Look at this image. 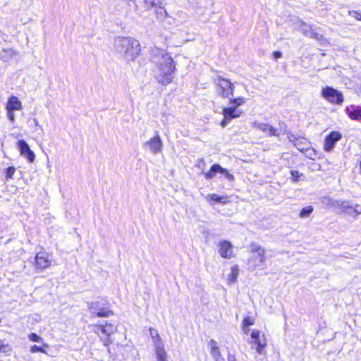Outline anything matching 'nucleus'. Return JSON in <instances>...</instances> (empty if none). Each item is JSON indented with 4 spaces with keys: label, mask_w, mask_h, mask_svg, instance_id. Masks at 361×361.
<instances>
[{
    "label": "nucleus",
    "mask_w": 361,
    "mask_h": 361,
    "mask_svg": "<svg viewBox=\"0 0 361 361\" xmlns=\"http://www.w3.org/2000/svg\"><path fill=\"white\" fill-rule=\"evenodd\" d=\"M150 60L155 66L154 72L158 82L162 85L171 82L176 70L172 57L164 50L154 47L150 51Z\"/></svg>",
    "instance_id": "obj_1"
},
{
    "label": "nucleus",
    "mask_w": 361,
    "mask_h": 361,
    "mask_svg": "<svg viewBox=\"0 0 361 361\" xmlns=\"http://www.w3.org/2000/svg\"><path fill=\"white\" fill-rule=\"evenodd\" d=\"M114 50L127 62L134 61L140 54L139 41L130 37H118L114 40Z\"/></svg>",
    "instance_id": "obj_2"
},
{
    "label": "nucleus",
    "mask_w": 361,
    "mask_h": 361,
    "mask_svg": "<svg viewBox=\"0 0 361 361\" xmlns=\"http://www.w3.org/2000/svg\"><path fill=\"white\" fill-rule=\"evenodd\" d=\"M251 256L248 259L249 269L255 270L262 266L266 261L265 250L258 243H252L250 245Z\"/></svg>",
    "instance_id": "obj_3"
},
{
    "label": "nucleus",
    "mask_w": 361,
    "mask_h": 361,
    "mask_svg": "<svg viewBox=\"0 0 361 361\" xmlns=\"http://www.w3.org/2000/svg\"><path fill=\"white\" fill-rule=\"evenodd\" d=\"M252 127L264 133L267 136H279L281 134H285L287 126L283 122L279 123V128H274L267 123L254 121Z\"/></svg>",
    "instance_id": "obj_4"
},
{
    "label": "nucleus",
    "mask_w": 361,
    "mask_h": 361,
    "mask_svg": "<svg viewBox=\"0 0 361 361\" xmlns=\"http://www.w3.org/2000/svg\"><path fill=\"white\" fill-rule=\"evenodd\" d=\"M87 307L91 314L99 317H109L114 314L113 311L99 301L88 302Z\"/></svg>",
    "instance_id": "obj_5"
},
{
    "label": "nucleus",
    "mask_w": 361,
    "mask_h": 361,
    "mask_svg": "<svg viewBox=\"0 0 361 361\" xmlns=\"http://www.w3.org/2000/svg\"><path fill=\"white\" fill-rule=\"evenodd\" d=\"M243 114V111L236 106L230 105L228 107L224 108L222 114L224 119L221 122V127H226L231 120L239 118Z\"/></svg>",
    "instance_id": "obj_6"
},
{
    "label": "nucleus",
    "mask_w": 361,
    "mask_h": 361,
    "mask_svg": "<svg viewBox=\"0 0 361 361\" xmlns=\"http://www.w3.org/2000/svg\"><path fill=\"white\" fill-rule=\"evenodd\" d=\"M322 94L323 97L332 104H341L343 102L342 93L331 87L323 88Z\"/></svg>",
    "instance_id": "obj_7"
},
{
    "label": "nucleus",
    "mask_w": 361,
    "mask_h": 361,
    "mask_svg": "<svg viewBox=\"0 0 361 361\" xmlns=\"http://www.w3.org/2000/svg\"><path fill=\"white\" fill-rule=\"evenodd\" d=\"M217 173L224 174L225 178L229 181L234 180L233 174L230 173L226 169L221 167L219 164H215L211 166L210 170L208 172L204 173L206 179H212L215 177Z\"/></svg>",
    "instance_id": "obj_8"
},
{
    "label": "nucleus",
    "mask_w": 361,
    "mask_h": 361,
    "mask_svg": "<svg viewBox=\"0 0 361 361\" xmlns=\"http://www.w3.org/2000/svg\"><path fill=\"white\" fill-rule=\"evenodd\" d=\"M250 343L256 345V350L259 354L264 353V349L267 346V342L264 336H260V332L258 330H253L251 333Z\"/></svg>",
    "instance_id": "obj_9"
},
{
    "label": "nucleus",
    "mask_w": 361,
    "mask_h": 361,
    "mask_svg": "<svg viewBox=\"0 0 361 361\" xmlns=\"http://www.w3.org/2000/svg\"><path fill=\"white\" fill-rule=\"evenodd\" d=\"M217 85L221 90V94L224 97H230L233 96V84L228 80L219 77L217 79Z\"/></svg>",
    "instance_id": "obj_10"
},
{
    "label": "nucleus",
    "mask_w": 361,
    "mask_h": 361,
    "mask_svg": "<svg viewBox=\"0 0 361 361\" xmlns=\"http://www.w3.org/2000/svg\"><path fill=\"white\" fill-rule=\"evenodd\" d=\"M342 135L338 131L331 132L325 138L324 149L326 152H331L335 147L336 143L340 140Z\"/></svg>",
    "instance_id": "obj_11"
},
{
    "label": "nucleus",
    "mask_w": 361,
    "mask_h": 361,
    "mask_svg": "<svg viewBox=\"0 0 361 361\" xmlns=\"http://www.w3.org/2000/svg\"><path fill=\"white\" fill-rule=\"evenodd\" d=\"M17 147L20 155L26 158L29 162L32 163L35 159V153L30 149L28 144L23 140H18Z\"/></svg>",
    "instance_id": "obj_12"
},
{
    "label": "nucleus",
    "mask_w": 361,
    "mask_h": 361,
    "mask_svg": "<svg viewBox=\"0 0 361 361\" xmlns=\"http://www.w3.org/2000/svg\"><path fill=\"white\" fill-rule=\"evenodd\" d=\"M145 147H147L153 154H157L161 152L163 143L160 136L157 133V135L152 137L149 140L144 144Z\"/></svg>",
    "instance_id": "obj_13"
},
{
    "label": "nucleus",
    "mask_w": 361,
    "mask_h": 361,
    "mask_svg": "<svg viewBox=\"0 0 361 361\" xmlns=\"http://www.w3.org/2000/svg\"><path fill=\"white\" fill-rule=\"evenodd\" d=\"M97 329L101 331L106 337L104 338H101L104 345L108 346L111 343L109 337L116 331V326L113 324L106 323L105 325H97Z\"/></svg>",
    "instance_id": "obj_14"
},
{
    "label": "nucleus",
    "mask_w": 361,
    "mask_h": 361,
    "mask_svg": "<svg viewBox=\"0 0 361 361\" xmlns=\"http://www.w3.org/2000/svg\"><path fill=\"white\" fill-rule=\"evenodd\" d=\"M219 252L221 257L231 259L234 256L233 245L231 242L228 240H221L219 243Z\"/></svg>",
    "instance_id": "obj_15"
},
{
    "label": "nucleus",
    "mask_w": 361,
    "mask_h": 361,
    "mask_svg": "<svg viewBox=\"0 0 361 361\" xmlns=\"http://www.w3.org/2000/svg\"><path fill=\"white\" fill-rule=\"evenodd\" d=\"M51 263L49 254L46 252H39L35 256L36 268L43 270L48 268Z\"/></svg>",
    "instance_id": "obj_16"
},
{
    "label": "nucleus",
    "mask_w": 361,
    "mask_h": 361,
    "mask_svg": "<svg viewBox=\"0 0 361 361\" xmlns=\"http://www.w3.org/2000/svg\"><path fill=\"white\" fill-rule=\"evenodd\" d=\"M345 112L353 120L361 121V106L357 105H350L345 107Z\"/></svg>",
    "instance_id": "obj_17"
},
{
    "label": "nucleus",
    "mask_w": 361,
    "mask_h": 361,
    "mask_svg": "<svg viewBox=\"0 0 361 361\" xmlns=\"http://www.w3.org/2000/svg\"><path fill=\"white\" fill-rule=\"evenodd\" d=\"M154 343L157 361H167L166 353L164 350L163 343L160 341V337L158 335L157 339V341H154Z\"/></svg>",
    "instance_id": "obj_18"
},
{
    "label": "nucleus",
    "mask_w": 361,
    "mask_h": 361,
    "mask_svg": "<svg viewBox=\"0 0 361 361\" xmlns=\"http://www.w3.org/2000/svg\"><path fill=\"white\" fill-rule=\"evenodd\" d=\"M23 109L22 102L16 96H11L8 97L7 103L6 104V109L12 111H20Z\"/></svg>",
    "instance_id": "obj_19"
},
{
    "label": "nucleus",
    "mask_w": 361,
    "mask_h": 361,
    "mask_svg": "<svg viewBox=\"0 0 361 361\" xmlns=\"http://www.w3.org/2000/svg\"><path fill=\"white\" fill-rule=\"evenodd\" d=\"M18 55V52L12 48L3 49L0 51V59L4 61H9Z\"/></svg>",
    "instance_id": "obj_20"
},
{
    "label": "nucleus",
    "mask_w": 361,
    "mask_h": 361,
    "mask_svg": "<svg viewBox=\"0 0 361 361\" xmlns=\"http://www.w3.org/2000/svg\"><path fill=\"white\" fill-rule=\"evenodd\" d=\"M209 345L211 348V355L215 360V361H221L223 360V357L221 355L219 348L217 345V343L212 339L209 343Z\"/></svg>",
    "instance_id": "obj_21"
},
{
    "label": "nucleus",
    "mask_w": 361,
    "mask_h": 361,
    "mask_svg": "<svg viewBox=\"0 0 361 361\" xmlns=\"http://www.w3.org/2000/svg\"><path fill=\"white\" fill-rule=\"evenodd\" d=\"M152 8L155 9V14L158 19L164 20L167 17V13L164 8V0L160 5L152 6Z\"/></svg>",
    "instance_id": "obj_22"
},
{
    "label": "nucleus",
    "mask_w": 361,
    "mask_h": 361,
    "mask_svg": "<svg viewBox=\"0 0 361 361\" xmlns=\"http://www.w3.org/2000/svg\"><path fill=\"white\" fill-rule=\"evenodd\" d=\"M287 137L289 141L292 142L295 145V147H296L299 150L303 149V148L301 147L302 141H300L296 135H295L290 132H288Z\"/></svg>",
    "instance_id": "obj_23"
},
{
    "label": "nucleus",
    "mask_w": 361,
    "mask_h": 361,
    "mask_svg": "<svg viewBox=\"0 0 361 361\" xmlns=\"http://www.w3.org/2000/svg\"><path fill=\"white\" fill-rule=\"evenodd\" d=\"M239 274V268L237 265H234L231 269V273L228 276V280L230 283H234Z\"/></svg>",
    "instance_id": "obj_24"
},
{
    "label": "nucleus",
    "mask_w": 361,
    "mask_h": 361,
    "mask_svg": "<svg viewBox=\"0 0 361 361\" xmlns=\"http://www.w3.org/2000/svg\"><path fill=\"white\" fill-rule=\"evenodd\" d=\"M333 206L339 207L342 212L345 213L351 204L348 201H335L332 204Z\"/></svg>",
    "instance_id": "obj_25"
},
{
    "label": "nucleus",
    "mask_w": 361,
    "mask_h": 361,
    "mask_svg": "<svg viewBox=\"0 0 361 361\" xmlns=\"http://www.w3.org/2000/svg\"><path fill=\"white\" fill-rule=\"evenodd\" d=\"M345 214L353 217H355L358 214H361V207L357 204H356L355 207L351 204L348 209L346 211Z\"/></svg>",
    "instance_id": "obj_26"
},
{
    "label": "nucleus",
    "mask_w": 361,
    "mask_h": 361,
    "mask_svg": "<svg viewBox=\"0 0 361 361\" xmlns=\"http://www.w3.org/2000/svg\"><path fill=\"white\" fill-rule=\"evenodd\" d=\"M207 198L209 199L212 201H214L219 203L226 204L228 202L227 197L219 196L216 194H209L208 195Z\"/></svg>",
    "instance_id": "obj_27"
},
{
    "label": "nucleus",
    "mask_w": 361,
    "mask_h": 361,
    "mask_svg": "<svg viewBox=\"0 0 361 361\" xmlns=\"http://www.w3.org/2000/svg\"><path fill=\"white\" fill-rule=\"evenodd\" d=\"M49 348V345L47 343H44L43 347H40V346L34 345L31 346L30 352L32 353L41 352L44 354H47V351L44 348Z\"/></svg>",
    "instance_id": "obj_28"
},
{
    "label": "nucleus",
    "mask_w": 361,
    "mask_h": 361,
    "mask_svg": "<svg viewBox=\"0 0 361 361\" xmlns=\"http://www.w3.org/2000/svg\"><path fill=\"white\" fill-rule=\"evenodd\" d=\"M147 10L152 8V6L160 5L164 0H143Z\"/></svg>",
    "instance_id": "obj_29"
},
{
    "label": "nucleus",
    "mask_w": 361,
    "mask_h": 361,
    "mask_svg": "<svg viewBox=\"0 0 361 361\" xmlns=\"http://www.w3.org/2000/svg\"><path fill=\"white\" fill-rule=\"evenodd\" d=\"M312 212L313 207L312 206H307L301 209L299 216L300 218H306L309 216Z\"/></svg>",
    "instance_id": "obj_30"
},
{
    "label": "nucleus",
    "mask_w": 361,
    "mask_h": 361,
    "mask_svg": "<svg viewBox=\"0 0 361 361\" xmlns=\"http://www.w3.org/2000/svg\"><path fill=\"white\" fill-rule=\"evenodd\" d=\"M245 102V99L244 97H238L235 99H231L229 104L236 106V108H238L239 106L243 104Z\"/></svg>",
    "instance_id": "obj_31"
},
{
    "label": "nucleus",
    "mask_w": 361,
    "mask_h": 361,
    "mask_svg": "<svg viewBox=\"0 0 361 361\" xmlns=\"http://www.w3.org/2000/svg\"><path fill=\"white\" fill-rule=\"evenodd\" d=\"M28 338H29L30 341H31L32 342H38V343H39V342L42 341V338L40 337L39 336H38L35 333H31L30 334H29Z\"/></svg>",
    "instance_id": "obj_32"
},
{
    "label": "nucleus",
    "mask_w": 361,
    "mask_h": 361,
    "mask_svg": "<svg viewBox=\"0 0 361 361\" xmlns=\"http://www.w3.org/2000/svg\"><path fill=\"white\" fill-rule=\"evenodd\" d=\"M15 171H16V169L13 166H9L6 170V178L7 179L12 178Z\"/></svg>",
    "instance_id": "obj_33"
},
{
    "label": "nucleus",
    "mask_w": 361,
    "mask_h": 361,
    "mask_svg": "<svg viewBox=\"0 0 361 361\" xmlns=\"http://www.w3.org/2000/svg\"><path fill=\"white\" fill-rule=\"evenodd\" d=\"M255 324V319L250 317H245L243 321V325L250 326Z\"/></svg>",
    "instance_id": "obj_34"
},
{
    "label": "nucleus",
    "mask_w": 361,
    "mask_h": 361,
    "mask_svg": "<svg viewBox=\"0 0 361 361\" xmlns=\"http://www.w3.org/2000/svg\"><path fill=\"white\" fill-rule=\"evenodd\" d=\"M348 14L349 16L355 18L357 20H361V13L357 11L352 10L348 11Z\"/></svg>",
    "instance_id": "obj_35"
},
{
    "label": "nucleus",
    "mask_w": 361,
    "mask_h": 361,
    "mask_svg": "<svg viewBox=\"0 0 361 361\" xmlns=\"http://www.w3.org/2000/svg\"><path fill=\"white\" fill-rule=\"evenodd\" d=\"M6 112H7V117H8V120L11 123H14L15 121H16V116H15V114H14V111L9 110V109H6Z\"/></svg>",
    "instance_id": "obj_36"
},
{
    "label": "nucleus",
    "mask_w": 361,
    "mask_h": 361,
    "mask_svg": "<svg viewBox=\"0 0 361 361\" xmlns=\"http://www.w3.org/2000/svg\"><path fill=\"white\" fill-rule=\"evenodd\" d=\"M290 174H291L293 180L295 182L298 181L300 176H302L301 173H300L298 171H295V170H292L290 171Z\"/></svg>",
    "instance_id": "obj_37"
},
{
    "label": "nucleus",
    "mask_w": 361,
    "mask_h": 361,
    "mask_svg": "<svg viewBox=\"0 0 361 361\" xmlns=\"http://www.w3.org/2000/svg\"><path fill=\"white\" fill-rule=\"evenodd\" d=\"M312 30L313 29L308 25H304L302 27V31L305 36H307Z\"/></svg>",
    "instance_id": "obj_38"
},
{
    "label": "nucleus",
    "mask_w": 361,
    "mask_h": 361,
    "mask_svg": "<svg viewBox=\"0 0 361 361\" xmlns=\"http://www.w3.org/2000/svg\"><path fill=\"white\" fill-rule=\"evenodd\" d=\"M314 39H315L316 40L319 41V42H322V40L324 39V37L322 35L319 34V33H317L315 32L314 35Z\"/></svg>",
    "instance_id": "obj_39"
},
{
    "label": "nucleus",
    "mask_w": 361,
    "mask_h": 361,
    "mask_svg": "<svg viewBox=\"0 0 361 361\" xmlns=\"http://www.w3.org/2000/svg\"><path fill=\"white\" fill-rule=\"evenodd\" d=\"M8 348V345L3 343L1 341H0V352H6Z\"/></svg>",
    "instance_id": "obj_40"
},
{
    "label": "nucleus",
    "mask_w": 361,
    "mask_h": 361,
    "mask_svg": "<svg viewBox=\"0 0 361 361\" xmlns=\"http://www.w3.org/2000/svg\"><path fill=\"white\" fill-rule=\"evenodd\" d=\"M282 56V53L279 51H276L273 53V57L274 59H279Z\"/></svg>",
    "instance_id": "obj_41"
},
{
    "label": "nucleus",
    "mask_w": 361,
    "mask_h": 361,
    "mask_svg": "<svg viewBox=\"0 0 361 361\" xmlns=\"http://www.w3.org/2000/svg\"><path fill=\"white\" fill-rule=\"evenodd\" d=\"M243 331L244 334H248L250 332L249 326L243 325Z\"/></svg>",
    "instance_id": "obj_42"
},
{
    "label": "nucleus",
    "mask_w": 361,
    "mask_h": 361,
    "mask_svg": "<svg viewBox=\"0 0 361 361\" xmlns=\"http://www.w3.org/2000/svg\"><path fill=\"white\" fill-rule=\"evenodd\" d=\"M33 123H34V125H35V126L39 127V128H40L41 129H42V126L39 125V122H38L37 119H36V118H33Z\"/></svg>",
    "instance_id": "obj_43"
},
{
    "label": "nucleus",
    "mask_w": 361,
    "mask_h": 361,
    "mask_svg": "<svg viewBox=\"0 0 361 361\" xmlns=\"http://www.w3.org/2000/svg\"><path fill=\"white\" fill-rule=\"evenodd\" d=\"M227 359H228V361H235V357L232 355H228Z\"/></svg>",
    "instance_id": "obj_44"
},
{
    "label": "nucleus",
    "mask_w": 361,
    "mask_h": 361,
    "mask_svg": "<svg viewBox=\"0 0 361 361\" xmlns=\"http://www.w3.org/2000/svg\"><path fill=\"white\" fill-rule=\"evenodd\" d=\"M314 33H315V31L313 30L307 37L313 38Z\"/></svg>",
    "instance_id": "obj_45"
},
{
    "label": "nucleus",
    "mask_w": 361,
    "mask_h": 361,
    "mask_svg": "<svg viewBox=\"0 0 361 361\" xmlns=\"http://www.w3.org/2000/svg\"><path fill=\"white\" fill-rule=\"evenodd\" d=\"M360 169H361V160H360Z\"/></svg>",
    "instance_id": "obj_46"
}]
</instances>
